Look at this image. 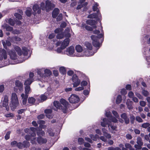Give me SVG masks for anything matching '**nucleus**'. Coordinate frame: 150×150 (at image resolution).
I'll use <instances>...</instances> for the list:
<instances>
[{
	"label": "nucleus",
	"mask_w": 150,
	"mask_h": 150,
	"mask_svg": "<svg viewBox=\"0 0 150 150\" xmlns=\"http://www.w3.org/2000/svg\"><path fill=\"white\" fill-rule=\"evenodd\" d=\"M36 130V129L33 127H30V129L26 128L24 130L25 133L30 134L25 135V139L28 140H30L32 144H35L36 140V138L35 137Z\"/></svg>",
	"instance_id": "f257e3e1"
},
{
	"label": "nucleus",
	"mask_w": 150,
	"mask_h": 150,
	"mask_svg": "<svg viewBox=\"0 0 150 150\" xmlns=\"http://www.w3.org/2000/svg\"><path fill=\"white\" fill-rule=\"evenodd\" d=\"M75 49L77 52L76 53V55H75L77 57H83L85 56H90L94 54L93 53H88L87 51H85L84 52L83 47L80 45H76L75 47Z\"/></svg>",
	"instance_id": "f03ea898"
},
{
	"label": "nucleus",
	"mask_w": 150,
	"mask_h": 150,
	"mask_svg": "<svg viewBox=\"0 0 150 150\" xmlns=\"http://www.w3.org/2000/svg\"><path fill=\"white\" fill-rule=\"evenodd\" d=\"M19 105V100L17 94L15 93L11 94L10 107L12 110H14Z\"/></svg>",
	"instance_id": "7ed1b4c3"
},
{
	"label": "nucleus",
	"mask_w": 150,
	"mask_h": 150,
	"mask_svg": "<svg viewBox=\"0 0 150 150\" xmlns=\"http://www.w3.org/2000/svg\"><path fill=\"white\" fill-rule=\"evenodd\" d=\"M71 34L69 32L65 34V37L67 38L63 41H58L56 44L57 46H60L62 47V48L65 49L68 46L69 44L71 37Z\"/></svg>",
	"instance_id": "20e7f679"
},
{
	"label": "nucleus",
	"mask_w": 150,
	"mask_h": 150,
	"mask_svg": "<svg viewBox=\"0 0 150 150\" xmlns=\"http://www.w3.org/2000/svg\"><path fill=\"white\" fill-rule=\"evenodd\" d=\"M101 29H102L101 33L99 35H98V37H97L96 35H92L91 36V38L93 41V44L95 47H98L100 45V42L98 40L99 38H102L103 36V33L102 30V27H100Z\"/></svg>",
	"instance_id": "39448f33"
},
{
	"label": "nucleus",
	"mask_w": 150,
	"mask_h": 150,
	"mask_svg": "<svg viewBox=\"0 0 150 150\" xmlns=\"http://www.w3.org/2000/svg\"><path fill=\"white\" fill-rule=\"evenodd\" d=\"M63 30L62 28H57L54 30L55 33H58L57 35V39H60L63 38L64 35L65 36V34H67L68 32L70 33L71 30L69 28H67L64 33H62Z\"/></svg>",
	"instance_id": "423d86ee"
},
{
	"label": "nucleus",
	"mask_w": 150,
	"mask_h": 150,
	"mask_svg": "<svg viewBox=\"0 0 150 150\" xmlns=\"http://www.w3.org/2000/svg\"><path fill=\"white\" fill-rule=\"evenodd\" d=\"M14 49L17 52L18 54L20 55L23 54L24 56L27 55L28 52L29 50L25 47H23L21 51L20 48L18 46H15L14 47Z\"/></svg>",
	"instance_id": "0eeeda50"
},
{
	"label": "nucleus",
	"mask_w": 150,
	"mask_h": 150,
	"mask_svg": "<svg viewBox=\"0 0 150 150\" xmlns=\"http://www.w3.org/2000/svg\"><path fill=\"white\" fill-rule=\"evenodd\" d=\"M112 113L115 117H111L110 119V121L114 123H117L118 121L117 119L121 123H123V120L121 119L120 118V117L118 113L116 111L113 110L112 111Z\"/></svg>",
	"instance_id": "6e6552de"
},
{
	"label": "nucleus",
	"mask_w": 150,
	"mask_h": 150,
	"mask_svg": "<svg viewBox=\"0 0 150 150\" xmlns=\"http://www.w3.org/2000/svg\"><path fill=\"white\" fill-rule=\"evenodd\" d=\"M75 50L73 46H70L67 48L66 50L65 53L67 55L72 57L76 56V53L74 52Z\"/></svg>",
	"instance_id": "1a4fd4ad"
},
{
	"label": "nucleus",
	"mask_w": 150,
	"mask_h": 150,
	"mask_svg": "<svg viewBox=\"0 0 150 150\" xmlns=\"http://www.w3.org/2000/svg\"><path fill=\"white\" fill-rule=\"evenodd\" d=\"M80 99L79 96L75 94H72L69 98V100L70 103H78Z\"/></svg>",
	"instance_id": "9d476101"
},
{
	"label": "nucleus",
	"mask_w": 150,
	"mask_h": 150,
	"mask_svg": "<svg viewBox=\"0 0 150 150\" xmlns=\"http://www.w3.org/2000/svg\"><path fill=\"white\" fill-rule=\"evenodd\" d=\"M72 80L73 82V84L74 87L78 86L81 83L80 79H79L76 74L73 75L72 78Z\"/></svg>",
	"instance_id": "9b49d317"
},
{
	"label": "nucleus",
	"mask_w": 150,
	"mask_h": 150,
	"mask_svg": "<svg viewBox=\"0 0 150 150\" xmlns=\"http://www.w3.org/2000/svg\"><path fill=\"white\" fill-rule=\"evenodd\" d=\"M60 102L61 104L63 105L62 106V110L64 113H66L67 106L68 105V103L65 100L63 99H61L60 100Z\"/></svg>",
	"instance_id": "f8f14e48"
},
{
	"label": "nucleus",
	"mask_w": 150,
	"mask_h": 150,
	"mask_svg": "<svg viewBox=\"0 0 150 150\" xmlns=\"http://www.w3.org/2000/svg\"><path fill=\"white\" fill-rule=\"evenodd\" d=\"M7 59V52L4 49H0V60L3 59L6 60Z\"/></svg>",
	"instance_id": "ddd939ff"
},
{
	"label": "nucleus",
	"mask_w": 150,
	"mask_h": 150,
	"mask_svg": "<svg viewBox=\"0 0 150 150\" xmlns=\"http://www.w3.org/2000/svg\"><path fill=\"white\" fill-rule=\"evenodd\" d=\"M54 7V5L51 1L49 0L46 1L45 4V9L47 11L53 8Z\"/></svg>",
	"instance_id": "4468645a"
},
{
	"label": "nucleus",
	"mask_w": 150,
	"mask_h": 150,
	"mask_svg": "<svg viewBox=\"0 0 150 150\" xmlns=\"http://www.w3.org/2000/svg\"><path fill=\"white\" fill-rule=\"evenodd\" d=\"M108 127L110 132L112 133H115V132L117 131V127L110 122V124L108 125Z\"/></svg>",
	"instance_id": "2eb2a0df"
},
{
	"label": "nucleus",
	"mask_w": 150,
	"mask_h": 150,
	"mask_svg": "<svg viewBox=\"0 0 150 150\" xmlns=\"http://www.w3.org/2000/svg\"><path fill=\"white\" fill-rule=\"evenodd\" d=\"M111 121H109L108 119L106 118H103L101 119L100 122L101 125L103 127H106L107 125L108 126V124H110Z\"/></svg>",
	"instance_id": "dca6fc26"
},
{
	"label": "nucleus",
	"mask_w": 150,
	"mask_h": 150,
	"mask_svg": "<svg viewBox=\"0 0 150 150\" xmlns=\"http://www.w3.org/2000/svg\"><path fill=\"white\" fill-rule=\"evenodd\" d=\"M101 17V15L100 12H98L96 13L91 14L88 16V18H97L100 19Z\"/></svg>",
	"instance_id": "f3484780"
},
{
	"label": "nucleus",
	"mask_w": 150,
	"mask_h": 150,
	"mask_svg": "<svg viewBox=\"0 0 150 150\" xmlns=\"http://www.w3.org/2000/svg\"><path fill=\"white\" fill-rule=\"evenodd\" d=\"M85 45L87 48V50L85 51H87L88 53H93L94 54L96 52V51L95 52H93L91 51L92 49V46L91 44L88 42H86L85 43Z\"/></svg>",
	"instance_id": "a211bd4d"
},
{
	"label": "nucleus",
	"mask_w": 150,
	"mask_h": 150,
	"mask_svg": "<svg viewBox=\"0 0 150 150\" xmlns=\"http://www.w3.org/2000/svg\"><path fill=\"white\" fill-rule=\"evenodd\" d=\"M86 22L87 24L92 26L93 28H97V26L96 25L97 22L95 20L92 19L88 20L86 21Z\"/></svg>",
	"instance_id": "6ab92c4d"
},
{
	"label": "nucleus",
	"mask_w": 150,
	"mask_h": 150,
	"mask_svg": "<svg viewBox=\"0 0 150 150\" xmlns=\"http://www.w3.org/2000/svg\"><path fill=\"white\" fill-rule=\"evenodd\" d=\"M8 53L10 58L13 60H15L17 59V56L16 55V52L14 50H10L8 52Z\"/></svg>",
	"instance_id": "aec40b11"
},
{
	"label": "nucleus",
	"mask_w": 150,
	"mask_h": 150,
	"mask_svg": "<svg viewBox=\"0 0 150 150\" xmlns=\"http://www.w3.org/2000/svg\"><path fill=\"white\" fill-rule=\"evenodd\" d=\"M85 0H80L79 1V4L78 5L76 8L77 10L81 9L83 6H86L88 3L87 2H85Z\"/></svg>",
	"instance_id": "412c9836"
},
{
	"label": "nucleus",
	"mask_w": 150,
	"mask_h": 150,
	"mask_svg": "<svg viewBox=\"0 0 150 150\" xmlns=\"http://www.w3.org/2000/svg\"><path fill=\"white\" fill-rule=\"evenodd\" d=\"M44 71V69L42 68L40 69H38L37 73L42 78V80L43 81L45 80V79L44 80L43 79H45V76L44 75V74L43 73Z\"/></svg>",
	"instance_id": "4be33fe9"
},
{
	"label": "nucleus",
	"mask_w": 150,
	"mask_h": 150,
	"mask_svg": "<svg viewBox=\"0 0 150 150\" xmlns=\"http://www.w3.org/2000/svg\"><path fill=\"white\" fill-rule=\"evenodd\" d=\"M45 113L46 116L47 118L50 119L52 117L53 115L52 113V110L51 109H46L45 110Z\"/></svg>",
	"instance_id": "5701e85b"
},
{
	"label": "nucleus",
	"mask_w": 150,
	"mask_h": 150,
	"mask_svg": "<svg viewBox=\"0 0 150 150\" xmlns=\"http://www.w3.org/2000/svg\"><path fill=\"white\" fill-rule=\"evenodd\" d=\"M15 84L16 87L18 88L20 91H23V84L20 81H16Z\"/></svg>",
	"instance_id": "b1692460"
},
{
	"label": "nucleus",
	"mask_w": 150,
	"mask_h": 150,
	"mask_svg": "<svg viewBox=\"0 0 150 150\" xmlns=\"http://www.w3.org/2000/svg\"><path fill=\"white\" fill-rule=\"evenodd\" d=\"M8 39L11 42H15V41L17 42H19L21 40V38L17 36H15L12 38L9 37Z\"/></svg>",
	"instance_id": "393cba45"
},
{
	"label": "nucleus",
	"mask_w": 150,
	"mask_h": 150,
	"mask_svg": "<svg viewBox=\"0 0 150 150\" xmlns=\"http://www.w3.org/2000/svg\"><path fill=\"white\" fill-rule=\"evenodd\" d=\"M36 140L35 144L36 143L37 141L39 144H40L45 143L47 142V140L46 139L43 138L41 137H39L37 139L36 138Z\"/></svg>",
	"instance_id": "a878e982"
},
{
	"label": "nucleus",
	"mask_w": 150,
	"mask_h": 150,
	"mask_svg": "<svg viewBox=\"0 0 150 150\" xmlns=\"http://www.w3.org/2000/svg\"><path fill=\"white\" fill-rule=\"evenodd\" d=\"M47 93H45L44 94L41 95L40 97V99H38L39 101L40 102H42L46 100L47 98Z\"/></svg>",
	"instance_id": "bb28decb"
},
{
	"label": "nucleus",
	"mask_w": 150,
	"mask_h": 150,
	"mask_svg": "<svg viewBox=\"0 0 150 150\" xmlns=\"http://www.w3.org/2000/svg\"><path fill=\"white\" fill-rule=\"evenodd\" d=\"M21 97L22 98L23 104L24 105H25L26 103L28 97V95L23 93L21 94Z\"/></svg>",
	"instance_id": "cd10ccee"
},
{
	"label": "nucleus",
	"mask_w": 150,
	"mask_h": 150,
	"mask_svg": "<svg viewBox=\"0 0 150 150\" xmlns=\"http://www.w3.org/2000/svg\"><path fill=\"white\" fill-rule=\"evenodd\" d=\"M121 117L124 119L125 123L127 124L129 122V120L125 113H123L121 115Z\"/></svg>",
	"instance_id": "c85d7f7f"
},
{
	"label": "nucleus",
	"mask_w": 150,
	"mask_h": 150,
	"mask_svg": "<svg viewBox=\"0 0 150 150\" xmlns=\"http://www.w3.org/2000/svg\"><path fill=\"white\" fill-rule=\"evenodd\" d=\"M44 75L45 76V78L44 79H45L46 77H47L50 76L52 74L51 71L48 69H44Z\"/></svg>",
	"instance_id": "c756f323"
},
{
	"label": "nucleus",
	"mask_w": 150,
	"mask_h": 150,
	"mask_svg": "<svg viewBox=\"0 0 150 150\" xmlns=\"http://www.w3.org/2000/svg\"><path fill=\"white\" fill-rule=\"evenodd\" d=\"M53 104L54 106L57 109L62 110V105H61L59 102L57 101H54L53 102Z\"/></svg>",
	"instance_id": "7c9ffc66"
},
{
	"label": "nucleus",
	"mask_w": 150,
	"mask_h": 150,
	"mask_svg": "<svg viewBox=\"0 0 150 150\" xmlns=\"http://www.w3.org/2000/svg\"><path fill=\"white\" fill-rule=\"evenodd\" d=\"M102 130L103 134V135L107 138L110 139L111 138V135L110 134L107 133L106 129L105 128H103Z\"/></svg>",
	"instance_id": "2f4dec72"
},
{
	"label": "nucleus",
	"mask_w": 150,
	"mask_h": 150,
	"mask_svg": "<svg viewBox=\"0 0 150 150\" xmlns=\"http://www.w3.org/2000/svg\"><path fill=\"white\" fill-rule=\"evenodd\" d=\"M33 10L36 13H39L40 12V8L37 4H35L33 7Z\"/></svg>",
	"instance_id": "473e14b6"
},
{
	"label": "nucleus",
	"mask_w": 150,
	"mask_h": 150,
	"mask_svg": "<svg viewBox=\"0 0 150 150\" xmlns=\"http://www.w3.org/2000/svg\"><path fill=\"white\" fill-rule=\"evenodd\" d=\"M81 27L82 28H85L86 30H88L92 31L94 29L96 28H93V27H91L90 26H88L85 24L82 23L81 24Z\"/></svg>",
	"instance_id": "72a5a7b5"
},
{
	"label": "nucleus",
	"mask_w": 150,
	"mask_h": 150,
	"mask_svg": "<svg viewBox=\"0 0 150 150\" xmlns=\"http://www.w3.org/2000/svg\"><path fill=\"white\" fill-rule=\"evenodd\" d=\"M2 44L5 49L7 48L6 45L8 46H10L11 45V44L10 41L7 40L5 42L4 40L2 41Z\"/></svg>",
	"instance_id": "f704fd0d"
},
{
	"label": "nucleus",
	"mask_w": 150,
	"mask_h": 150,
	"mask_svg": "<svg viewBox=\"0 0 150 150\" xmlns=\"http://www.w3.org/2000/svg\"><path fill=\"white\" fill-rule=\"evenodd\" d=\"M99 5L98 3L94 2V4L93 6V10L94 11H96L97 12H100L98 8Z\"/></svg>",
	"instance_id": "c9c22d12"
},
{
	"label": "nucleus",
	"mask_w": 150,
	"mask_h": 150,
	"mask_svg": "<svg viewBox=\"0 0 150 150\" xmlns=\"http://www.w3.org/2000/svg\"><path fill=\"white\" fill-rule=\"evenodd\" d=\"M4 29H5L7 31H11L13 30V28L10 27L6 24H5L2 26Z\"/></svg>",
	"instance_id": "e433bc0d"
},
{
	"label": "nucleus",
	"mask_w": 150,
	"mask_h": 150,
	"mask_svg": "<svg viewBox=\"0 0 150 150\" xmlns=\"http://www.w3.org/2000/svg\"><path fill=\"white\" fill-rule=\"evenodd\" d=\"M59 12V9L57 8H55L53 10L52 13V16L53 18H55L57 15L58 14Z\"/></svg>",
	"instance_id": "4c0bfd02"
},
{
	"label": "nucleus",
	"mask_w": 150,
	"mask_h": 150,
	"mask_svg": "<svg viewBox=\"0 0 150 150\" xmlns=\"http://www.w3.org/2000/svg\"><path fill=\"white\" fill-rule=\"evenodd\" d=\"M132 102L129 99L127 100L126 103L129 109H131L132 108Z\"/></svg>",
	"instance_id": "58836bf2"
},
{
	"label": "nucleus",
	"mask_w": 150,
	"mask_h": 150,
	"mask_svg": "<svg viewBox=\"0 0 150 150\" xmlns=\"http://www.w3.org/2000/svg\"><path fill=\"white\" fill-rule=\"evenodd\" d=\"M33 81V80H32L31 79H26L24 82V85L25 86H30V85Z\"/></svg>",
	"instance_id": "ea45409f"
},
{
	"label": "nucleus",
	"mask_w": 150,
	"mask_h": 150,
	"mask_svg": "<svg viewBox=\"0 0 150 150\" xmlns=\"http://www.w3.org/2000/svg\"><path fill=\"white\" fill-rule=\"evenodd\" d=\"M31 92L30 88V86H26L25 87V94L27 95L29 93Z\"/></svg>",
	"instance_id": "a19ab883"
},
{
	"label": "nucleus",
	"mask_w": 150,
	"mask_h": 150,
	"mask_svg": "<svg viewBox=\"0 0 150 150\" xmlns=\"http://www.w3.org/2000/svg\"><path fill=\"white\" fill-rule=\"evenodd\" d=\"M38 135L41 137L45 135V132L39 129V130H37V132Z\"/></svg>",
	"instance_id": "79ce46f5"
},
{
	"label": "nucleus",
	"mask_w": 150,
	"mask_h": 150,
	"mask_svg": "<svg viewBox=\"0 0 150 150\" xmlns=\"http://www.w3.org/2000/svg\"><path fill=\"white\" fill-rule=\"evenodd\" d=\"M28 101L29 103L33 104L35 103V99L33 97H30L28 98Z\"/></svg>",
	"instance_id": "37998d69"
},
{
	"label": "nucleus",
	"mask_w": 150,
	"mask_h": 150,
	"mask_svg": "<svg viewBox=\"0 0 150 150\" xmlns=\"http://www.w3.org/2000/svg\"><path fill=\"white\" fill-rule=\"evenodd\" d=\"M122 100V96L120 95H118L116 99V103L117 104H119L121 103Z\"/></svg>",
	"instance_id": "c03bdc74"
},
{
	"label": "nucleus",
	"mask_w": 150,
	"mask_h": 150,
	"mask_svg": "<svg viewBox=\"0 0 150 150\" xmlns=\"http://www.w3.org/2000/svg\"><path fill=\"white\" fill-rule=\"evenodd\" d=\"M54 92V90L52 89L50 87H48L47 90V91L45 93H47V95H49L52 94Z\"/></svg>",
	"instance_id": "a18cd8bd"
},
{
	"label": "nucleus",
	"mask_w": 150,
	"mask_h": 150,
	"mask_svg": "<svg viewBox=\"0 0 150 150\" xmlns=\"http://www.w3.org/2000/svg\"><path fill=\"white\" fill-rule=\"evenodd\" d=\"M59 71L61 73L63 74H65L66 73V68L63 67H61L59 68Z\"/></svg>",
	"instance_id": "49530a36"
},
{
	"label": "nucleus",
	"mask_w": 150,
	"mask_h": 150,
	"mask_svg": "<svg viewBox=\"0 0 150 150\" xmlns=\"http://www.w3.org/2000/svg\"><path fill=\"white\" fill-rule=\"evenodd\" d=\"M40 125V127L41 128L44 129L46 127V126L45 125H43L45 124V122L43 120H40L39 121Z\"/></svg>",
	"instance_id": "de8ad7c7"
},
{
	"label": "nucleus",
	"mask_w": 150,
	"mask_h": 150,
	"mask_svg": "<svg viewBox=\"0 0 150 150\" xmlns=\"http://www.w3.org/2000/svg\"><path fill=\"white\" fill-rule=\"evenodd\" d=\"M90 136L91 139L94 141H96L97 139L99 137V136L97 134L93 135L91 134L90 135Z\"/></svg>",
	"instance_id": "09e8293b"
},
{
	"label": "nucleus",
	"mask_w": 150,
	"mask_h": 150,
	"mask_svg": "<svg viewBox=\"0 0 150 150\" xmlns=\"http://www.w3.org/2000/svg\"><path fill=\"white\" fill-rule=\"evenodd\" d=\"M53 130L51 128H49L48 129L47 132L49 135L51 136H54V133L53 132Z\"/></svg>",
	"instance_id": "8fccbe9b"
},
{
	"label": "nucleus",
	"mask_w": 150,
	"mask_h": 150,
	"mask_svg": "<svg viewBox=\"0 0 150 150\" xmlns=\"http://www.w3.org/2000/svg\"><path fill=\"white\" fill-rule=\"evenodd\" d=\"M137 142L138 145L141 146H142L143 144V142H142V139L140 137L137 138Z\"/></svg>",
	"instance_id": "3c124183"
},
{
	"label": "nucleus",
	"mask_w": 150,
	"mask_h": 150,
	"mask_svg": "<svg viewBox=\"0 0 150 150\" xmlns=\"http://www.w3.org/2000/svg\"><path fill=\"white\" fill-rule=\"evenodd\" d=\"M31 11L32 10L30 8H28L25 12L26 15L28 16H30L31 14Z\"/></svg>",
	"instance_id": "603ef678"
},
{
	"label": "nucleus",
	"mask_w": 150,
	"mask_h": 150,
	"mask_svg": "<svg viewBox=\"0 0 150 150\" xmlns=\"http://www.w3.org/2000/svg\"><path fill=\"white\" fill-rule=\"evenodd\" d=\"M105 115L108 117H111V113L109 110H105Z\"/></svg>",
	"instance_id": "864d4df0"
},
{
	"label": "nucleus",
	"mask_w": 150,
	"mask_h": 150,
	"mask_svg": "<svg viewBox=\"0 0 150 150\" xmlns=\"http://www.w3.org/2000/svg\"><path fill=\"white\" fill-rule=\"evenodd\" d=\"M142 93L145 96H147L149 95V92L147 91L144 90H142Z\"/></svg>",
	"instance_id": "5fc2aeb1"
},
{
	"label": "nucleus",
	"mask_w": 150,
	"mask_h": 150,
	"mask_svg": "<svg viewBox=\"0 0 150 150\" xmlns=\"http://www.w3.org/2000/svg\"><path fill=\"white\" fill-rule=\"evenodd\" d=\"M8 102H6L3 101V106L6 108V109L7 111H8L9 110V108L8 106Z\"/></svg>",
	"instance_id": "6e6d98bb"
},
{
	"label": "nucleus",
	"mask_w": 150,
	"mask_h": 150,
	"mask_svg": "<svg viewBox=\"0 0 150 150\" xmlns=\"http://www.w3.org/2000/svg\"><path fill=\"white\" fill-rule=\"evenodd\" d=\"M64 49V48H62V47L60 46V47H58L56 50V51L58 53H62L63 50Z\"/></svg>",
	"instance_id": "4d7b16f0"
},
{
	"label": "nucleus",
	"mask_w": 150,
	"mask_h": 150,
	"mask_svg": "<svg viewBox=\"0 0 150 150\" xmlns=\"http://www.w3.org/2000/svg\"><path fill=\"white\" fill-rule=\"evenodd\" d=\"M90 91V86L89 87V90H85L83 91V93L84 95L85 96L88 95Z\"/></svg>",
	"instance_id": "13d9d810"
},
{
	"label": "nucleus",
	"mask_w": 150,
	"mask_h": 150,
	"mask_svg": "<svg viewBox=\"0 0 150 150\" xmlns=\"http://www.w3.org/2000/svg\"><path fill=\"white\" fill-rule=\"evenodd\" d=\"M23 143L24 144V147L27 148L30 146V144L29 142L27 141H24Z\"/></svg>",
	"instance_id": "bf43d9fd"
},
{
	"label": "nucleus",
	"mask_w": 150,
	"mask_h": 150,
	"mask_svg": "<svg viewBox=\"0 0 150 150\" xmlns=\"http://www.w3.org/2000/svg\"><path fill=\"white\" fill-rule=\"evenodd\" d=\"M17 146L19 149H23L24 148V144L20 142L19 143L17 144Z\"/></svg>",
	"instance_id": "052dcab7"
},
{
	"label": "nucleus",
	"mask_w": 150,
	"mask_h": 150,
	"mask_svg": "<svg viewBox=\"0 0 150 150\" xmlns=\"http://www.w3.org/2000/svg\"><path fill=\"white\" fill-rule=\"evenodd\" d=\"M80 83L81 86L83 87L84 86H86L88 84L87 82L85 81H83Z\"/></svg>",
	"instance_id": "680f3d73"
},
{
	"label": "nucleus",
	"mask_w": 150,
	"mask_h": 150,
	"mask_svg": "<svg viewBox=\"0 0 150 150\" xmlns=\"http://www.w3.org/2000/svg\"><path fill=\"white\" fill-rule=\"evenodd\" d=\"M83 89L84 88L82 86H79L75 88V90L76 91H82L83 90Z\"/></svg>",
	"instance_id": "e2e57ef3"
},
{
	"label": "nucleus",
	"mask_w": 150,
	"mask_h": 150,
	"mask_svg": "<svg viewBox=\"0 0 150 150\" xmlns=\"http://www.w3.org/2000/svg\"><path fill=\"white\" fill-rule=\"evenodd\" d=\"M126 148L129 149L130 150H134L133 149H131V145L129 143H126L125 144Z\"/></svg>",
	"instance_id": "0e129e2a"
},
{
	"label": "nucleus",
	"mask_w": 150,
	"mask_h": 150,
	"mask_svg": "<svg viewBox=\"0 0 150 150\" xmlns=\"http://www.w3.org/2000/svg\"><path fill=\"white\" fill-rule=\"evenodd\" d=\"M14 16L16 18H17L18 19H21L22 18V16L20 14L18 13H15L14 14Z\"/></svg>",
	"instance_id": "69168bd1"
},
{
	"label": "nucleus",
	"mask_w": 150,
	"mask_h": 150,
	"mask_svg": "<svg viewBox=\"0 0 150 150\" xmlns=\"http://www.w3.org/2000/svg\"><path fill=\"white\" fill-rule=\"evenodd\" d=\"M11 133V132L10 131L8 132L6 134L5 136V138L6 140L8 139L10 137V135Z\"/></svg>",
	"instance_id": "338daca9"
},
{
	"label": "nucleus",
	"mask_w": 150,
	"mask_h": 150,
	"mask_svg": "<svg viewBox=\"0 0 150 150\" xmlns=\"http://www.w3.org/2000/svg\"><path fill=\"white\" fill-rule=\"evenodd\" d=\"M5 116L7 117H12L14 116L13 114L12 113L5 114Z\"/></svg>",
	"instance_id": "774afa93"
}]
</instances>
